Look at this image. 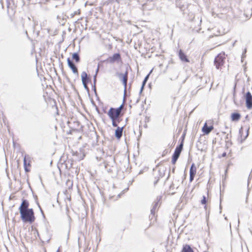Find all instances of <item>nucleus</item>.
<instances>
[{
    "label": "nucleus",
    "instance_id": "nucleus-1",
    "mask_svg": "<svg viewBox=\"0 0 252 252\" xmlns=\"http://www.w3.org/2000/svg\"><path fill=\"white\" fill-rule=\"evenodd\" d=\"M21 218L23 222L32 223L35 220L34 212L32 209L20 212Z\"/></svg>",
    "mask_w": 252,
    "mask_h": 252
},
{
    "label": "nucleus",
    "instance_id": "nucleus-9",
    "mask_svg": "<svg viewBox=\"0 0 252 252\" xmlns=\"http://www.w3.org/2000/svg\"><path fill=\"white\" fill-rule=\"evenodd\" d=\"M67 64L69 67L72 69V72L76 74H78V70L77 68L75 66V65L73 64V63L71 62L69 58H68L67 60Z\"/></svg>",
    "mask_w": 252,
    "mask_h": 252
},
{
    "label": "nucleus",
    "instance_id": "nucleus-6",
    "mask_svg": "<svg viewBox=\"0 0 252 252\" xmlns=\"http://www.w3.org/2000/svg\"><path fill=\"white\" fill-rule=\"evenodd\" d=\"M128 73L126 71L125 74L120 73L118 74L119 78L122 81L123 84L126 88V87Z\"/></svg>",
    "mask_w": 252,
    "mask_h": 252
},
{
    "label": "nucleus",
    "instance_id": "nucleus-25",
    "mask_svg": "<svg viewBox=\"0 0 252 252\" xmlns=\"http://www.w3.org/2000/svg\"><path fill=\"white\" fill-rule=\"evenodd\" d=\"M152 70L150 71V73H149V74H148V75L145 77V79H144L145 81H146V82L147 81V80H148V78H149V77L150 74L152 72Z\"/></svg>",
    "mask_w": 252,
    "mask_h": 252
},
{
    "label": "nucleus",
    "instance_id": "nucleus-27",
    "mask_svg": "<svg viewBox=\"0 0 252 252\" xmlns=\"http://www.w3.org/2000/svg\"><path fill=\"white\" fill-rule=\"evenodd\" d=\"M146 82H146V81H145V80H144V81H143V83H142V88H144V86H145V84L146 83Z\"/></svg>",
    "mask_w": 252,
    "mask_h": 252
},
{
    "label": "nucleus",
    "instance_id": "nucleus-17",
    "mask_svg": "<svg viewBox=\"0 0 252 252\" xmlns=\"http://www.w3.org/2000/svg\"><path fill=\"white\" fill-rule=\"evenodd\" d=\"M160 199V198H157L158 201L155 203V205H154V206L153 207L152 209L151 210V214H154V213H155V212L156 211L157 207L158 205V202L159 201Z\"/></svg>",
    "mask_w": 252,
    "mask_h": 252
},
{
    "label": "nucleus",
    "instance_id": "nucleus-13",
    "mask_svg": "<svg viewBox=\"0 0 252 252\" xmlns=\"http://www.w3.org/2000/svg\"><path fill=\"white\" fill-rule=\"evenodd\" d=\"M154 6V3L152 1H149L143 5V8L147 10H150Z\"/></svg>",
    "mask_w": 252,
    "mask_h": 252
},
{
    "label": "nucleus",
    "instance_id": "nucleus-22",
    "mask_svg": "<svg viewBox=\"0 0 252 252\" xmlns=\"http://www.w3.org/2000/svg\"><path fill=\"white\" fill-rule=\"evenodd\" d=\"M206 202H207V201H206V197L205 196H203V199L201 200V203L202 204H205Z\"/></svg>",
    "mask_w": 252,
    "mask_h": 252
},
{
    "label": "nucleus",
    "instance_id": "nucleus-23",
    "mask_svg": "<svg viewBox=\"0 0 252 252\" xmlns=\"http://www.w3.org/2000/svg\"><path fill=\"white\" fill-rule=\"evenodd\" d=\"M178 158H176V157H172V162L173 164H175L177 161V160L178 159Z\"/></svg>",
    "mask_w": 252,
    "mask_h": 252
},
{
    "label": "nucleus",
    "instance_id": "nucleus-19",
    "mask_svg": "<svg viewBox=\"0 0 252 252\" xmlns=\"http://www.w3.org/2000/svg\"><path fill=\"white\" fill-rule=\"evenodd\" d=\"M72 59L77 63L80 61L79 56L77 53H74L72 54Z\"/></svg>",
    "mask_w": 252,
    "mask_h": 252
},
{
    "label": "nucleus",
    "instance_id": "nucleus-21",
    "mask_svg": "<svg viewBox=\"0 0 252 252\" xmlns=\"http://www.w3.org/2000/svg\"><path fill=\"white\" fill-rule=\"evenodd\" d=\"M27 157H28V156H25L24 158V164L25 168L26 171H27V168H26V165H27V159H27Z\"/></svg>",
    "mask_w": 252,
    "mask_h": 252
},
{
    "label": "nucleus",
    "instance_id": "nucleus-12",
    "mask_svg": "<svg viewBox=\"0 0 252 252\" xmlns=\"http://www.w3.org/2000/svg\"><path fill=\"white\" fill-rule=\"evenodd\" d=\"M81 78L82 83L85 88H87V74L86 72L84 71L81 73Z\"/></svg>",
    "mask_w": 252,
    "mask_h": 252
},
{
    "label": "nucleus",
    "instance_id": "nucleus-8",
    "mask_svg": "<svg viewBox=\"0 0 252 252\" xmlns=\"http://www.w3.org/2000/svg\"><path fill=\"white\" fill-rule=\"evenodd\" d=\"M214 129V127L213 126H208L206 123H205L204 126L202 128V131L204 133V134H208L211 131Z\"/></svg>",
    "mask_w": 252,
    "mask_h": 252
},
{
    "label": "nucleus",
    "instance_id": "nucleus-10",
    "mask_svg": "<svg viewBox=\"0 0 252 252\" xmlns=\"http://www.w3.org/2000/svg\"><path fill=\"white\" fill-rule=\"evenodd\" d=\"M182 149H183V144L181 143L179 146H178L176 148L173 156L178 158L180 155V153L182 150Z\"/></svg>",
    "mask_w": 252,
    "mask_h": 252
},
{
    "label": "nucleus",
    "instance_id": "nucleus-28",
    "mask_svg": "<svg viewBox=\"0 0 252 252\" xmlns=\"http://www.w3.org/2000/svg\"><path fill=\"white\" fill-rule=\"evenodd\" d=\"M146 82H146V81H145V80H144V81H143V83H142V88H144V86H145V84L146 83Z\"/></svg>",
    "mask_w": 252,
    "mask_h": 252
},
{
    "label": "nucleus",
    "instance_id": "nucleus-24",
    "mask_svg": "<svg viewBox=\"0 0 252 252\" xmlns=\"http://www.w3.org/2000/svg\"><path fill=\"white\" fill-rule=\"evenodd\" d=\"M195 175H189V180L190 182H192L193 180Z\"/></svg>",
    "mask_w": 252,
    "mask_h": 252
},
{
    "label": "nucleus",
    "instance_id": "nucleus-20",
    "mask_svg": "<svg viewBox=\"0 0 252 252\" xmlns=\"http://www.w3.org/2000/svg\"><path fill=\"white\" fill-rule=\"evenodd\" d=\"M98 70H99V67H97V68L96 69V71L95 74L94 76V84H95V83H96V75H97V72L98 71Z\"/></svg>",
    "mask_w": 252,
    "mask_h": 252
},
{
    "label": "nucleus",
    "instance_id": "nucleus-26",
    "mask_svg": "<svg viewBox=\"0 0 252 252\" xmlns=\"http://www.w3.org/2000/svg\"><path fill=\"white\" fill-rule=\"evenodd\" d=\"M112 125H113V126H114V127L117 126V124L115 122V120H112Z\"/></svg>",
    "mask_w": 252,
    "mask_h": 252
},
{
    "label": "nucleus",
    "instance_id": "nucleus-11",
    "mask_svg": "<svg viewBox=\"0 0 252 252\" xmlns=\"http://www.w3.org/2000/svg\"><path fill=\"white\" fill-rule=\"evenodd\" d=\"M179 56L180 60L183 62H189V60L187 58L186 55L182 52L181 50L179 51Z\"/></svg>",
    "mask_w": 252,
    "mask_h": 252
},
{
    "label": "nucleus",
    "instance_id": "nucleus-30",
    "mask_svg": "<svg viewBox=\"0 0 252 252\" xmlns=\"http://www.w3.org/2000/svg\"><path fill=\"white\" fill-rule=\"evenodd\" d=\"M144 88H142V86L141 87L140 92H141L143 91Z\"/></svg>",
    "mask_w": 252,
    "mask_h": 252
},
{
    "label": "nucleus",
    "instance_id": "nucleus-3",
    "mask_svg": "<svg viewBox=\"0 0 252 252\" xmlns=\"http://www.w3.org/2000/svg\"><path fill=\"white\" fill-rule=\"evenodd\" d=\"M123 106L121 105L117 109L111 108L108 112V115L112 120H115L120 115Z\"/></svg>",
    "mask_w": 252,
    "mask_h": 252
},
{
    "label": "nucleus",
    "instance_id": "nucleus-16",
    "mask_svg": "<svg viewBox=\"0 0 252 252\" xmlns=\"http://www.w3.org/2000/svg\"><path fill=\"white\" fill-rule=\"evenodd\" d=\"M182 252H193V251L189 245H186L183 247Z\"/></svg>",
    "mask_w": 252,
    "mask_h": 252
},
{
    "label": "nucleus",
    "instance_id": "nucleus-7",
    "mask_svg": "<svg viewBox=\"0 0 252 252\" xmlns=\"http://www.w3.org/2000/svg\"><path fill=\"white\" fill-rule=\"evenodd\" d=\"M121 59V56L119 53L114 54L112 56L108 58L107 61L110 63H114L115 62L119 61Z\"/></svg>",
    "mask_w": 252,
    "mask_h": 252
},
{
    "label": "nucleus",
    "instance_id": "nucleus-18",
    "mask_svg": "<svg viewBox=\"0 0 252 252\" xmlns=\"http://www.w3.org/2000/svg\"><path fill=\"white\" fill-rule=\"evenodd\" d=\"M196 168L194 167V164H192L189 170V175H195L196 174Z\"/></svg>",
    "mask_w": 252,
    "mask_h": 252
},
{
    "label": "nucleus",
    "instance_id": "nucleus-4",
    "mask_svg": "<svg viewBox=\"0 0 252 252\" xmlns=\"http://www.w3.org/2000/svg\"><path fill=\"white\" fill-rule=\"evenodd\" d=\"M247 108L248 109L252 108V95L249 92H247L245 96Z\"/></svg>",
    "mask_w": 252,
    "mask_h": 252
},
{
    "label": "nucleus",
    "instance_id": "nucleus-2",
    "mask_svg": "<svg viewBox=\"0 0 252 252\" xmlns=\"http://www.w3.org/2000/svg\"><path fill=\"white\" fill-rule=\"evenodd\" d=\"M225 54L224 53H220L215 59L214 63L217 69H221V66L223 65L225 60Z\"/></svg>",
    "mask_w": 252,
    "mask_h": 252
},
{
    "label": "nucleus",
    "instance_id": "nucleus-32",
    "mask_svg": "<svg viewBox=\"0 0 252 252\" xmlns=\"http://www.w3.org/2000/svg\"><path fill=\"white\" fill-rule=\"evenodd\" d=\"M57 252H59V250H58Z\"/></svg>",
    "mask_w": 252,
    "mask_h": 252
},
{
    "label": "nucleus",
    "instance_id": "nucleus-31",
    "mask_svg": "<svg viewBox=\"0 0 252 252\" xmlns=\"http://www.w3.org/2000/svg\"><path fill=\"white\" fill-rule=\"evenodd\" d=\"M248 129L247 130V135H246V137L248 136Z\"/></svg>",
    "mask_w": 252,
    "mask_h": 252
},
{
    "label": "nucleus",
    "instance_id": "nucleus-5",
    "mask_svg": "<svg viewBox=\"0 0 252 252\" xmlns=\"http://www.w3.org/2000/svg\"><path fill=\"white\" fill-rule=\"evenodd\" d=\"M29 203L27 200H23L19 208V212H23L25 211L29 210Z\"/></svg>",
    "mask_w": 252,
    "mask_h": 252
},
{
    "label": "nucleus",
    "instance_id": "nucleus-15",
    "mask_svg": "<svg viewBox=\"0 0 252 252\" xmlns=\"http://www.w3.org/2000/svg\"><path fill=\"white\" fill-rule=\"evenodd\" d=\"M231 120L232 121H238L241 118V115L239 113H234L231 114Z\"/></svg>",
    "mask_w": 252,
    "mask_h": 252
},
{
    "label": "nucleus",
    "instance_id": "nucleus-29",
    "mask_svg": "<svg viewBox=\"0 0 252 252\" xmlns=\"http://www.w3.org/2000/svg\"><path fill=\"white\" fill-rule=\"evenodd\" d=\"M226 156V153H224L222 154V157H225Z\"/></svg>",
    "mask_w": 252,
    "mask_h": 252
},
{
    "label": "nucleus",
    "instance_id": "nucleus-14",
    "mask_svg": "<svg viewBox=\"0 0 252 252\" xmlns=\"http://www.w3.org/2000/svg\"><path fill=\"white\" fill-rule=\"evenodd\" d=\"M123 128V127H118L115 130V136L118 139H120L122 136Z\"/></svg>",
    "mask_w": 252,
    "mask_h": 252
}]
</instances>
